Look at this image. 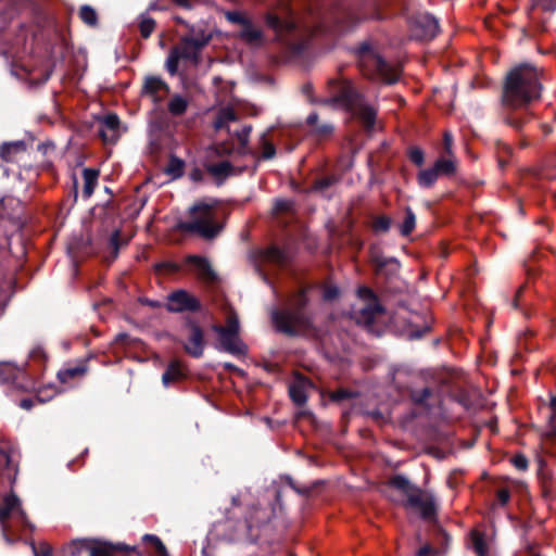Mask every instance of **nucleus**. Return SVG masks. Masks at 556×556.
I'll list each match as a JSON object with an SVG mask.
<instances>
[{
	"instance_id": "4",
	"label": "nucleus",
	"mask_w": 556,
	"mask_h": 556,
	"mask_svg": "<svg viewBox=\"0 0 556 556\" xmlns=\"http://www.w3.org/2000/svg\"><path fill=\"white\" fill-rule=\"evenodd\" d=\"M189 215L191 220L177 223V230L197 233L204 239H213L220 232L222 225L216 222L215 204L198 202L190 207Z\"/></svg>"
},
{
	"instance_id": "13",
	"label": "nucleus",
	"mask_w": 556,
	"mask_h": 556,
	"mask_svg": "<svg viewBox=\"0 0 556 556\" xmlns=\"http://www.w3.org/2000/svg\"><path fill=\"white\" fill-rule=\"evenodd\" d=\"M410 30L416 39L430 40L438 35L439 24L433 16L421 14L413 20Z\"/></svg>"
},
{
	"instance_id": "57",
	"label": "nucleus",
	"mask_w": 556,
	"mask_h": 556,
	"mask_svg": "<svg viewBox=\"0 0 556 556\" xmlns=\"http://www.w3.org/2000/svg\"><path fill=\"white\" fill-rule=\"evenodd\" d=\"M176 4L182 7V8H190L191 4L189 2V0H173Z\"/></svg>"
},
{
	"instance_id": "40",
	"label": "nucleus",
	"mask_w": 556,
	"mask_h": 556,
	"mask_svg": "<svg viewBox=\"0 0 556 556\" xmlns=\"http://www.w3.org/2000/svg\"><path fill=\"white\" fill-rule=\"evenodd\" d=\"M443 148L447 157L455 159L453 151V136L450 131H445L443 135Z\"/></svg>"
},
{
	"instance_id": "16",
	"label": "nucleus",
	"mask_w": 556,
	"mask_h": 556,
	"mask_svg": "<svg viewBox=\"0 0 556 556\" xmlns=\"http://www.w3.org/2000/svg\"><path fill=\"white\" fill-rule=\"evenodd\" d=\"M99 135L105 143H115L119 136V118L115 114H108L99 119Z\"/></svg>"
},
{
	"instance_id": "5",
	"label": "nucleus",
	"mask_w": 556,
	"mask_h": 556,
	"mask_svg": "<svg viewBox=\"0 0 556 556\" xmlns=\"http://www.w3.org/2000/svg\"><path fill=\"white\" fill-rule=\"evenodd\" d=\"M240 321L236 311L225 307V325H213L212 330L217 334L219 349L236 356L248 353L247 344L240 338Z\"/></svg>"
},
{
	"instance_id": "37",
	"label": "nucleus",
	"mask_w": 556,
	"mask_h": 556,
	"mask_svg": "<svg viewBox=\"0 0 556 556\" xmlns=\"http://www.w3.org/2000/svg\"><path fill=\"white\" fill-rule=\"evenodd\" d=\"M143 540L146 542H150L151 544H153V546L155 547L156 552L161 556H167L166 555V547H165V545L162 543V541L157 536L152 535V534H146L143 536Z\"/></svg>"
},
{
	"instance_id": "47",
	"label": "nucleus",
	"mask_w": 556,
	"mask_h": 556,
	"mask_svg": "<svg viewBox=\"0 0 556 556\" xmlns=\"http://www.w3.org/2000/svg\"><path fill=\"white\" fill-rule=\"evenodd\" d=\"M333 181H334L333 178L326 177V178H323V179L316 181L314 188L316 190H324V189L328 188L329 186H331L333 184Z\"/></svg>"
},
{
	"instance_id": "51",
	"label": "nucleus",
	"mask_w": 556,
	"mask_h": 556,
	"mask_svg": "<svg viewBox=\"0 0 556 556\" xmlns=\"http://www.w3.org/2000/svg\"><path fill=\"white\" fill-rule=\"evenodd\" d=\"M167 273H175L179 269L178 265L175 263H164L161 265Z\"/></svg>"
},
{
	"instance_id": "18",
	"label": "nucleus",
	"mask_w": 556,
	"mask_h": 556,
	"mask_svg": "<svg viewBox=\"0 0 556 556\" xmlns=\"http://www.w3.org/2000/svg\"><path fill=\"white\" fill-rule=\"evenodd\" d=\"M238 37L249 46L261 47L264 43L262 29L249 21L239 31Z\"/></svg>"
},
{
	"instance_id": "30",
	"label": "nucleus",
	"mask_w": 556,
	"mask_h": 556,
	"mask_svg": "<svg viewBox=\"0 0 556 556\" xmlns=\"http://www.w3.org/2000/svg\"><path fill=\"white\" fill-rule=\"evenodd\" d=\"M4 469L16 471V465L14 464L12 451L0 448V471Z\"/></svg>"
},
{
	"instance_id": "52",
	"label": "nucleus",
	"mask_w": 556,
	"mask_h": 556,
	"mask_svg": "<svg viewBox=\"0 0 556 556\" xmlns=\"http://www.w3.org/2000/svg\"><path fill=\"white\" fill-rule=\"evenodd\" d=\"M307 124L315 128L318 124V115L316 113L309 114L307 117Z\"/></svg>"
},
{
	"instance_id": "56",
	"label": "nucleus",
	"mask_w": 556,
	"mask_h": 556,
	"mask_svg": "<svg viewBox=\"0 0 556 556\" xmlns=\"http://www.w3.org/2000/svg\"><path fill=\"white\" fill-rule=\"evenodd\" d=\"M289 206H290V205H289V202H287V201H278V202L276 203V207H277V210H288V208H289Z\"/></svg>"
},
{
	"instance_id": "2",
	"label": "nucleus",
	"mask_w": 556,
	"mask_h": 556,
	"mask_svg": "<svg viewBox=\"0 0 556 556\" xmlns=\"http://www.w3.org/2000/svg\"><path fill=\"white\" fill-rule=\"evenodd\" d=\"M333 97L325 100V104L342 105L357 118L367 129L375 125L377 110L368 104L362 93L354 89L351 81L339 79L331 83Z\"/></svg>"
},
{
	"instance_id": "42",
	"label": "nucleus",
	"mask_w": 556,
	"mask_h": 556,
	"mask_svg": "<svg viewBox=\"0 0 556 556\" xmlns=\"http://www.w3.org/2000/svg\"><path fill=\"white\" fill-rule=\"evenodd\" d=\"M251 129V126H244L240 131L236 134L241 148H245L248 146Z\"/></svg>"
},
{
	"instance_id": "45",
	"label": "nucleus",
	"mask_w": 556,
	"mask_h": 556,
	"mask_svg": "<svg viewBox=\"0 0 556 556\" xmlns=\"http://www.w3.org/2000/svg\"><path fill=\"white\" fill-rule=\"evenodd\" d=\"M513 464L519 470H526L528 468V459L522 455H517L513 458Z\"/></svg>"
},
{
	"instance_id": "39",
	"label": "nucleus",
	"mask_w": 556,
	"mask_h": 556,
	"mask_svg": "<svg viewBox=\"0 0 556 556\" xmlns=\"http://www.w3.org/2000/svg\"><path fill=\"white\" fill-rule=\"evenodd\" d=\"M408 155L409 160L417 166H421L425 162L424 151L419 148H412Z\"/></svg>"
},
{
	"instance_id": "36",
	"label": "nucleus",
	"mask_w": 556,
	"mask_h": 556,
	"mask_svg": "<svg viewBox=\"0 0 556 556\" xmlns=\"http://www.w3.org/2000/svg\"><path fill=\"white\" fill-rule=\"evenodd\" d=\"M391 227V219L388 216H378L372 222V228L375 231L386 232Z\"/></svg>"
},
{
	"instance_id": "32",
	"label": "nucleus",
	"mask_w": 556,
	"mask_h": 556,
	"mask_svg": "<svg viewBox=\"0 0 556 556\" xmlns=\"http://www.w3.org/2000/svg\"><path fill=\"white\" fill-rule=\"evenodd\" d=\"M289 394H290V397L292 399V401L296 405H303L307 400V396H306L303 388L300 386H296V384H292L290 387Z\"/></svg>"
},
{
	"instance_id": "8",
	"label": "nucleus",
	"mask_w": 556,
	"mask_h": 556,
	"mask_svg": "<svg viewBox=\"0 0 556 556\" xmlns=\"http://www.w3.org/2000/svg\"><path fill=\"white\" fill-rule=\"evenodd\" d=\"M9 518L16 519L24 527H28L30 529L34 528L28 521L20 498L13 492L3 495L2 505L0 506V527L2 536L7 543L12 544L14 539L11 538L12 528L9 523Z\"/></svg>"
},
{
	"instance_id": "20",
	"label": "nucleus",
	"mask_w": 556,
	"mask_h": 556,
	"mask_svg": "<svg viewBox=\"0 0 556 556\" xmlns=\"http://www.w3.org/2000/svg\"><path fill=\"white\" fill-rule=\"evenodd\" d=\"M25 150L26 146L24 142L4 143L1 146L0 156L5 162H15Z\"/></svg>"
},
{
	"instance_id": "54",
	"label": "nucleus",
	"mask_w": 556,
	"mask_h": 556,
	"mask_svg": "<svg viewBox=\"0 0 556 556\" xmlns=\"http://www.w3.org/2000/svg\"><path fill=\"white\" fill-rule=\"evenodd\" d=\"M431 552V547L429 545H426L417 552V556H429Z\"/></svg>"
},
{
	"instance_id": "10",
	"label": "nucleus",
	"mask_w": 556,
	"mask_h": 556,
	"mask_svg": "<svg viewBox=\"0 0 556 556\" xmlns=\"http://www.w3.org/2000/svg\"><path fill=\"white\" fill-rule=\"evenodd\" d=\"M457 163L453 157H439L429 168L421 169L417 175V182L422 188L432 187L441 176H453L456 174Z\"/></svg>"
},
{
	"instance_id": "43",
	"label": "nucleus",
	"mask_w": 556,
	"mask_h": 556,
	"mask_svg": "<svg viewBox=\"0 0 556 556\" xmlns=\"http://www.w3.org/2000/svg\"><path fill=\"white\" fill-rule=\"evenodd\" d=\"M510 497V492L507 488H501L496 491V503L501 506L505 505Z\"/></svg>"
},
{
	"instance_id": "7",
	"label": "nucleus",
	"mask_w": 556,
	"mask_h": 556,
	"mask_svg": "<svg viewBox=\"0 0 556 556\" xmlns=\"http://www.w3.org/2000/svg\"><path fill=\"white\" fill-rule=\"evenodd\" d=\"M359 64L364 74L375 76L387 84H394L399 80L401 68L389 65L379 54L362 48Z\"/></svg>"
},
{
	"instance_id": "63",
	"label": "nucleus",
	"mask_w": 556,
	"mask_h": 556,
	"mask_svg": "<svg viewBox=\"0 0 556 556\" xmlns=\"http://www.w3.org/2000/svg\"><path fill=\"white\" fill-rule=\"evenodd\" d=\"M554 437H555V439H556V432H555V435H554Z\"/></svg>"
},
{
	"instance_id": "41",
	"label": "nucleus",
	"mask_w": 556,
	"mask_h": 556,
	"mask_svg": "<svg viewBox=\"0 0 556 556\" xmlns=\"http://www.w3.org/2000/svg\"><path fill=\"white\" fill-rule=\"evenodd\" d=\"M35 556H52V547L48 543H40L38 546L31 543Z\"/></svg>"
},
{
	"instance_id": "24",
	"label": "nucleus",
	"mask_w": 556,
	"mask_h": 556,
	"mask_svg": "<svg viewBox=\"0 0 556 556\" xmlns=\"http://www.w3.org/2000/svg\"><path fill=\"white\" fill-rule=\"evenodd\" d=\"M237 119V115L235 111L230 108L223 109L214 123L215 129L219 130L228 126L230 122H235Z\"/></svg>"
},
{
	"instance_id": "55",
	"label": "nucleus",
	"mask_w": 556,
	"mask_h": 556,
	"mask_svg": "<svg viewBox=\"0 0 556 556\" xmlns=\"http://www.w3.org/2000/svg\"><path fill=\"white\" fill-rule=\"evenodd\" d=\"M348 396V393L343 390L337 391L333 393L332 399L333 400H341Z\"/></svg>"
},
{
	"instance_id": "6",
	"label": "nucleus",
	"mask_w": 556,
	"mask_h": 556,
	"mask_svg": "<svg viewBox=\"0 0 556 556\" xmlns=\"http://www.w3.org/2000/svg\"><path fill=\"white\" fill-rule=\"evenodd\" d=\"M305 303V292L300 291L291 301V305L295 306L293 309L274 311L271 319L276 329L288 334L301 333L308 325L307 318L301 309Z\"/></svg>"
},
{
	"instance_id": "58",
	"label": "nucleus",
	"mask_w": 556,
	"mask_h": 556,
	"mask_svg": "<svg viewBox=\"0 0 556 556\" xmlns=\"http://www.w3.org/2000/svg\"><path fill=\"white\" fill-rule=\"evenodd\" d=\"M488 427H489V432H496V428L494 426V421L492 418L489 417V424H488Z\"/></svg>"
},
{
	"instance_id": "46",
	"label": "nucleus",
	"mask_w": 556,
	"mask_h": 556,
	"mask_svg": "<svg viewBox=\"0 0 556 556\" xmlns=\"http://www.w3.org/2000/svg\"><path fill=\"white\" fill-rule=\"evenodd\" d=\"M315 132L319 136H329L332 130H333V127L332 125L330 124H324V125H317L315 128H314Z\"/></svg>"
},
{
	"instance_id": "3",
	"label": "nucleus",
	"mask_w": 556,
	"mask_h": 556,
	"mask_svg": "<svg viewBox=\"0 0 556 556\" xmlns=\"http://www.w3.org/2000/svg\"><path fill=\"white\" fill-rule=\"evenodd\" d=\"M389 497L400 502L405 508L416 510L424 519H431L435 514L433 497L413 485L405 477L395 476L388 482Z\"/></svg>"
},
{
	"instance_id": "38",
	"label": "nucleus",
	"mask_w": 556,
	"mask_h": 556,
	"mask_svg": "<svg viewBox=\"0 0 556 556\" xmlns=\"http://www.w3.org/2000/svg\"><path fill=\"white\" fill-rule=\"evenodd\" d=\"M265 258L274 262V263H282L283 262V253L278 248H269L265 252Z\"/></svg>"
},
{
	"instance_id": "61",
	"label": "nucleus",
	"mask_w": 556,
	"mask_h": 556,
	"mask_svg": "<svg viewBox=\"0 0 556 556\" xmlns=\"http://www.w3.org/2000/svg\"><path fill=\"white\" fill-rule=\"evenodd\" d=\"M551 405H552L553 414H554V415H556V397H554V399L552 400V404H551Z\"/></svg>"
},
{
	"instance_id": "21",
	"label": "nucleus",
	"mask_w": 556,
	"mask_h": 556,
	"mask_svg": "<svg viewBox=\"0 0 556 556\" xmlns=\"http://www.w3.org/2000/svg\"><path fill=\"white\" fill-rule=\"evenodd\" d=\"M100 172L94 168H85L83 170V194L85 198H90L94 191L96 186L98 185Z\"/></svg>"
},
{
	"instance_id": "33",
	"label": "nucleus",
	"mask_w": 556,
	"mask_h": 556,
	"mask_svg": "<svg viewBox=\"0 0 556 556\" xmlns=\"http://www.w3.org/2000/svg\"><path fill=\"white\" fill-rule=\"evenodd\" d=\"M155 27V22L151 17L142 16L139 23L140 34L143 38L150 37Z\"/></svg>"
},
{
	"instance_id": "12",
	"label": "nucleus",
	"mask_w": 556,
	"mask_h": 556,
	"mask_svg": "<svg viewBox=\"0 0 556 556\" xmlns=\"http://www.w3.org/2000/svg\"><path fill=\"white\" fill-rule=\"evenodd\" d=\"M200 307L199 300L186 290H176L167 296L166 308L169 312H197Z\"/></svg>"
},
{
	"instance_id": "14",
	"label": "nucleus",
	"mask_w": 556,
	"mask_h": 556,
	"mask_svg": "<svg viewBox=\"0 0 556 556\" xmlns=\"http://www.w3.org/2000/svg\"><path fill=\"white\" fill-rule=\"evenodd\" d=\"M204 346L205 340L202 328L194 323H189L186 326V339L184 341L186 353L193 357H201L204 352Z\"/></svg>"
},
{
	"instance_id": "15",
	"label": "nucleus",
	"mask_w": 556,
	"mask_h": 556,
	"mask_svg": "<svg viewBox=\"0 0 556 556\" xmlns=\"http://www.w3.org/2000/svg\"><path fill=\"white\" fill-rule=\"evenodd\" d=\"M169 92L168 85L159 76H147L143 80L141 94L154 103L161 102Z\"/></svg>"
},
{
	"instance_id": "11",
	"label": "nucleus",
	"mask_w": 556,
	"mask_h": 556,
	"mask_svg": "<svg viewBox=\"0 0 556 556\" xmlns=\"http://www.w3.org/2000/svg\"><path fill=\"white\" fill-rule=\"evenodd\" d=\"M265 21L268 27L275 33L278 40L285 35L290 34L296 27V23L292 16L289 8L280 3L276 9L269 11L265 15Z\"/></svg>"
},
{
	"instance_id": "17",
	"label": "nucleus",
	"mask_w": 556,
	"mask_h": 556,
	"mask_svg": "<svg viewBox=\"0 0 556 556\" xmlns=\"http://www.w3.org/2000/svg\"><path fill=\"white\" fill-rule=\"evenodd\" d=\"M185 263L192 266V270L197 274L200 280L213 282L216 279V275L212 269L210 262L205 257L189 255L186 257Z\"/></svg>"
},
{
	"instance_id": "34",
	"label": "nucleus",
	"mask_w": 556,
	"mask_h": 556,
	"mask_svg": "<svg viewBox=\"0 0 556 556\" xmlns=\"http://www.w3.org/2000/svg\"><path fill=\"white\" fill-rule=\"evenodd\" d=\"M226 18L233 24H238L241 28L251 21L245 13L240 11H229L226 13Z\"/></svg>"
},
{
	"instance_id": "31",
	"label": "nucleus",
	"mask_w": 556,
	"mask_h": 556,
	"mask_svg": "<svg viewBox=\"0 0 556 556\" xmlns=\"http://www.w3.org/2000/svg\"><path fill=\"white\" fill-rule=\"evenodd\" d=\"M359 293L363 296H367V298L374 300V302H376V298L374 296V293L369 289L362 288V289H359ZM380 311H381V307L377 303H374L372 305H369L368 307L363 308V312L368 314L369 317H372L375 314L379 313Z\"/></svg>"
},
{
	"instance_id": "48",
	"label": "nucleus",
	"mask_w": 556,
	"mask_h": 556,
	"mask_svg": "<svg viewBox=\"0 0 556 556\" xmlns=\"http://www.w3.org/2000/svg\"><path fill=\"white\" fill-rule=\"evenodd\" d=\"M36 402H40L38 399L36 400H33V399H23L21 402H20V406L25 409V410H29L34 407L35 403Z\"/></svg>"
},
{
	"instance_id": "23",
	"label": "nucleus",
	"mask_w": 556,
	"mask_h": 556,
	"mask_svg": "<svg viewBox=\"0 0 556 556\" xmlns=\"http://www.w3.org/2000/svg\"><path fill=\"white\" fill-rule=\"evenodd\" d=\"M188 104L186 98L175 94L168 102V112L174 116H180L187 111Z\"/></svg>"
},
{
	"instance_id": "1",
	"label": "nucleus",
	"mask_w": 556,
	"mask_h": 556,
	"mask_svg": "<svg viewBox=\"0 0 556 556\" xmlns=\"http://www.w3.org/2000/svg\"><path fill=\"white\" fill-rule=\"evenodd\" d=\"M540 72L531 65L513 68L506 76L502 102L511 110H527L541 98Z\"/></svg>"
},
{
	"instance_id": "28",
	"label": "nucleus",
	"mask_w": 556,
	"mask_h": 556,
	"mask_svg": "<svg viewBox=\"0 0 556 556\" xmlns=\"http://www.w3.org/2000/svg\"><path fill=\"white\" fill-rule=\"evenodd\" d=\"M470 544H471L472 548L475 549V552L479 556H484L485 540H484V535L482 533H480L477 530L471 531V533H470Z\"/></svg>"
},
{
	"instance_id": "27",
	"label": "nucleus",
	"mask_w": 556,
	"mask_h": 556,
	"mask_svg": "<svg viewBox=\"0 0 556 556\" xmlns=\"http://www.w3.org/2000/svg\"><path fill=\"white\" fill-rule=\"evenodd\" d=\"M530 118H531V114L528 111H526L522 115H519L517 113H511V114L507 115L506 123L509 126L514 127L515 129L520 130L523 127V125L528 121H530Z\"/></svg>"
},
{
	"instance_id": "22",
	"label": "nucleus",
	"mask_w": 556,
	"mask_h": 556,
	"mask_svg": "<svg viewBox=\"0 0 556 556\" xmlns=\"http://www.w3.org/2000/svg\"><path fill=\"white\" fill-rule=\"evenodd\" d=\"M205 167L216 179H225L232 174V166L228 161H222L217 164H206Z\"/></svg>"
},
{
	"instance_id": "60",
	"label": "nucleus",
	"mask_w": 556,
	"mask_h": 556,
	"mask_svg": "<svg viewBox=\"0 0 556 556\" xmlns=\"http://www.w3.org/2000/svg\"><path fill=\"white\" fill-rule=\"evenodd\" d=\"M174 164H175V165H177V169H178L179 172H181L182 163H181L180 161H178V160H175V161L173 162V165H174Z\"/></svg>"
},
{
	"instance_id": "25",
	"label": "nucleus",
	"mask_w": 556,
	"mask_h": 556,
	"mask_svg": "<svg viewBox=\"0 0 556 556\" xmlns=\"http://www.w3.org/2000/svg\"><path fill=\"white\" fill-rule=\"evenodd\" d=\"M87 372V366L80 365L75 367H70L61 370L59 372V378L62 382H68L76 377H83Z\"/></svg>"
},
{
	"instance_id": "35",
	"label": "nucleus",
	"mask_w": 556,
	"mask_h": 556,
	"mask_svg": "<svg viewBox=\"0 0 556 556\" xmlns=\"http://www.w3.org/2000/svg\"><path fill=\"white\" fill-rule=\"evenodd\" d=\"M90 556H113V551L106 544L97 543L90 547Z\"/></svg>"
},
{
	"instance_id": "9",
	"label": "nucleus",
	"mask_w": 556,
	"mask_h": 556,
	"mask_svg": "<svg viewBox=\"0 0 556 556\" xmlns=\"http://www.w3.org/2000/svg\"><path fill=\"white\" fill-rule=\"evenodd\" d=\"M208 38L199 40L191 37H185L175 46L167 58L166 68L174 76L178 71L180 61H190L193 64L199 62V55L202 48L207 43Z\"/></svg>"
},
{
	"instance_id": "49",
	"label": "nucleus",
	"mask_w": 556,
	"mask_h": 556,
	"mask_svg": "<svg viewBox=\"0 0 556 556\" xmlns=\"http://www.w3.org/2000/svg\"><path fill=\"white\" fill-rule=\"evenodd\" d=\"M118 238H119V232L114 231L110 239L111 245L114 248L115 254L117 253V250H118Z\"/></svg>"
},
{
	"instance_id": "59",
	"label": "nucleus",
	"mask_w": 556,
	"mask_h": 556,
	"mask_svg": "<svg viewBox=\"0 0 556 556\" xmlns=\"http://www.w3.org/2000/svg\"><path fill=\"white\" fill-rule=\"evenodd\" d=\"M191 177H192V179H193V180H200V178H201V173H200V170H199V169L193 170V172L191 173Z\"/></svg>"
},
{
	"instance_id": "53",
	"label": "nucleus",
	"mask_w": 556,
	"mask_h": 556,
	"mask_svg": "<svg viewBox=\"0 0 556 556\" xmlns=\"http://www.w3.org/2000/svg\"><path fill=\"white\" fill-rule=\"evenodd\" d=\"M337 295H338V290H337V289H334V288L327 289V290L325 291V298H326L327 300H332V299H334Z\"/></svg>"
},
{
	"instance_id": "29",
	"label": "nucleus",
	"mask_w": 556,
	"mask_h": 556,
	"mask_svg": "<svg viewBox=\"0 0 556 556\" xmlns=\"http://www.w3.org/2000/svg\"><path fill=\"white\" fill-rule=\"evenodd\" d=\"M79 17L85 24L89 26H96L98 23V14L96 10L90 5H83L80 8Z\"/></svg>"
},
{
	"instance_id": "62",
	"label": "nucleus",
	"mask_w": 556,
	"mask_h": 556,
	"mask_svg": "<svg viewBox=\"0 0 556 556\" xmlns=\"http://www.w3.org/2000/svg\"><path fill=\"white\" fill-rule=\"evenodd\" d=\"M225 368L230 369V370H237V367L232 364H225Z\"/></svg>"
},
{
	"instance_id": "26",
	"label": "nucleus",
	"mask_w": 556,
	"mask_h": 556,
	"mask_svg": "<svg viewBox=\"0 0 556 556\" xmlns=\"http://www.w3.org/2000/svg\"><path fill=\"white\" fill-rule=\"evenodd\" d=\"M405 218L403 220V223L400 225V232L402 236H409L413 230L415 229V226H416V216L415 214L413 213V211L407 207L405 210Z\"/></svg>"
},
{
	"instance_id": "19",
	"label": "nucleus",
	"mask_w": 556,
	"mask_h": 556,
	"mask_svg": "<svg viewBox=\"0 0 556 556\" xmlns=\"http://www.w3.org/2000/svg\"><path fill=\"white\" fill-rule=\"evenodd\" d=\"M186 376L185 368L182 364L179 361H172L166 370L164 371L162 376V382L165 387H168L169 384L180 381Z\"/></svg>"
},
{
	"instance_id": "44",
	"label": "nucleus",
	"mask_w": 556,
	"mask_h": 556,
	"mask_svg": "<svg viewBox=\"0 0 556 556\" xmlns=\"http://www.w3.org/2000/svg\"><path fill=\"white\" fill-rule=\"evenodd\" d=\"M534 4L543 10L553 11L556 9V0H533Z\"/></svg>"
},
{
	"instance_id": "50",
	"label": "nucleus",
	"mask_w": 556,
	"mask_h": 556,
	"mask_svg": "<svg viewBox=\"0 0 556 556\" xmlns=\"http://www.w3.org/2000/svg\"><path fill=\"white\" fill-rule=\"evenodd\" d=\"M274 154H275V148H274V146H273V144H270V143H267V144L265 146V149H264V152H263L264 157H265V159H270V157H273V156H274Z\"/></svg>"
}]
</instances>
